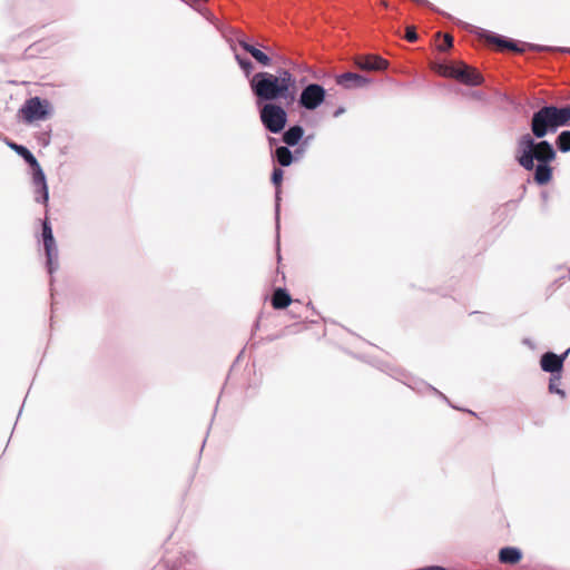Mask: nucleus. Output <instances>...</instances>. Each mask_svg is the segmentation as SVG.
<instances>
[{
    "label": "nucleus",
    "mask_w": 570,
    "mask_h": 570,
    "mask_svg": "<svg viewBox=\"0 0 570 570\" xmlns=\"http://www.w3.org/2000/svg\"><path fill=\"white\" fill-rule=\"evenodd\" d=\"M567 125H570V105L561 108L546 105L532 114L531 132L521 135L517 140L515 159L523 169L534 170L533 179L538 185L551 180L550 163L557 156L552 144L543 138Z\"/></svg>",
    "instance_id": "f257e3e1"
},
{
    "label": "nucleus",
    "mask_w": 570,
    "mask_h": 570,
    "mask_svg": "<svg viewBox=\"0 0 570 570\" xmlns=\"http://www.w3.org/2000/svg\"><path fill=\"white\" fill-rule=\"evenodd\" d=\"M249 85L257 104L284 99L287 105H291L296 100V78L287 69L279 68L275 75L266 71L257 72Z\"/></svg>",
    "instance_id": "f03ea898"
},
{
    "label": "nucleus",
    "mask_w": 570,
    "mask_h": 570,
    "mask_svg": "<svg viewBox=\"0 0 570 570\" xmlns=\"http://www.w3.org/2000/svg\"><path fill=\"white\" fill-rule=\"evenodd\" d=\"M8 146L14 150L32 169V184L35 186V200L37 203L47 204L49 200V189L46 175L33 154L22 145L8 142Z\"/></svg>",
    "instance_id": "7ed1b4c3"
},
{
    "label": "nucleus",
    "mask_w": 570,
    "mask_h": 570,
    "mask_svg": "<svg viewBox=\"0 0 570 570\" xmlns=\"http://www.w3.org/2000/svg\"><path fill=\"white\" fill-rule=\"evenodd\" d=\"M259 118L265 127L272 134H279L286 126V110L274 102H266L259 108Z\"/></svg>",
    "instance_id": "20e7f679"
},
{
    "label": "nucleus",
    "mask_w": 570,
    "mask_h": 570,
    "mask_svg": "<svg viewBox=\"0 0 570 570\" xmlns=\"http://www.w3.org/2000/svg\"><path fill=\"white\" fill-rule=\"evenodd\" d=\"M51 104L47 99L40 97H31L24 101L19 109V114L27 124L45 120L49 117Z\"/></svg>",
    "instance_id": "39448f33"
},
{
    "label": "nucleus",
    "mask_w": 570,
    "mask_h": 570,
    "mask_svg": "<svg viewBox=\"0 0 570 570\" xmlns=\"http://www.w3.org/2000/svg\"><path fill=\"white\" fill-rule=\"evenodd\" d=\"M325 88L318 83L312 82L302 89L296 99L299 107L306 110H315L325 101Z\"/></svg>",
    "instance_id": "423d86ee"
},
{
    "label": "nucleus",
    "mask_w": 570,
    "mask_h": 570,
    "mask_svg": "<svg viewBox=\"0 0 570 570\" xmlns=\"http://www.w3.org/2000/svg\"><path fill=\"white\" fill-rule=\"evenodd\" d=\"M440 72L444 76L453 77L469 86H478L483 82L482 75L466 65H462L461 67L441 66Z\"/></svg>",
    "instance_id": "0eeeda50"
},
{
    "label": "nucleus",
    "mask_w": 570,
    "mask_h": 570,
    "mask_svg": "<svg viewBox=\"0 0 570 570\" xmlns=\"http://www.w3.org/2000/svg\"><path fill=\"white\" fill-rule=\"evenodd\" d=\"M479 37L484 39L487 42L495 45L500 50H510L513 52H523L524 49L521 48L518 42L507 37L493 33L491 31L480 29L478 32Z\"/></svg>",
    "instance_id": "6e6552de"
},
{
    "label": "nucleus",
    "mask_w": 570,
    "mask_h": 570,
    "mask_svg": "<svg viewBox=\"0 0 570 570\" xmlns=\"http://www.w3.org/2000/svg\"><path fill=\"white\" fill-rule=\"evenodd\" d=\"M371 82V78L355 72H344L336 77V83L345 89L364 88L367 87Z\"/></svg>",
    "instance_id": "1a4fd4ad"
},
{
    "label": "nucleus",
    "mask_w": 570,
    "mask_h": 570,
    "mask_svg": "<svg viewBox=\"0 0 570 570\" xmlns=\"http://www.w3.org/2000/svg\"><path fill=\"white\" fill-rule=\"evenodd\" d=\"M355 65L366 71H381L389 67V61L380 56H361L355 60Z\"/></svg>",
    "instance_id": "9d476101"
},
{
    "label": "nucleus",
    "mask_w": 570,
    "mask_h": 570,
    "mask_svg": "<svg viewBox=\"0 0 570 570\" xmlns=\"http://www.w3.org/2000/svg\"><path fill=\"white\" fill-rule=\"evenodd\" d=\"M43 249L46 254V265L48 273L52 275L55 272L59 269V259H58V247L55 238H50V240H42Z\"/></svg>",
    "instance_id": "9b49d317"
},
{
    "label": "nucleus",
    "mask_w": 570,
    "mask_h": 570,
    "mask_svg": "<svg viewBox=\"0 0 570 570\" xmlns=\"http://www.w3.org/2000/svg\"><path fill=\"white\" fill-rule=\"evenodd\" d=\"M540 366L542 371L551 373L552 376L556 373L560 375V372L563 367V357H560L553 352H547L541 356Z\"/></svg>",
    "instance_id": "f8f14e48"
},
{
    "label": "nucleus",
    "mask_w": 570,
    "mask_h": 570,
    "mask_svg": "<svg viewBox=\"0 0 570 570\" xmlns=\"http://www.w3.org/2000/svg\"><path fill=\"white\" fill-rule=\"evenodd\" d=\"M239 46L248 52L259 65L263 67L271 66L272 59L271 57L265 53L264 51L259 50L255 46L248 43L245 40H239Z\"/></svg>",
    "instance_id": "ddd939ff"
},
{
    "label": "nucleus",
    "mask_w": 570,
    "mask_h": 570,
    "mask_svg": "<svg viewBox=\"0 0 570 570\" xmlns=\"http://www.w3.org/2000/svg\"><path fill=\"white\" fill-rule=\"evenodd\" d=\"M304 136V129L301 125L288 127L282 136V140L291 147L296 146Z\"/></svg>",
    "instance_id": "4468645a"
},
{
    "label": "nucleus",
    "mask_w": 570,
    "mask_h": 570,
    "mask_svg": "<svg viewBox=\"0 0 570 570\" xmlns=\"http://www.w3.org/2000/svg\"><path fill=\"white\" fill-rule=\"evenodd\" d=\"M522 558V552L515 547H504L499 551V560L505 564H515Z\"/></svg>",
    "instance_id": "2eb2a0df"
},
{
    "label": "nucleus",
    "mask_w": 570,
    "mask_h": 570,
    "mask_svg": "<svg viewBox=\"0 0 570 570\" xmlns=\"http://www.w3.org/2000/svg\"><path fill=\"white\" fill-rule=\"evenodd\" d=\"M289 146H278L273 153V159L282 167L289 166L294 160V154L288 148Z\"/></svg>",
    "instance_id": "dca6fc26"
},
{
    "label": "nucleus",
    "mask_w": 570,
    "mask_h": 570,
    "mask_svg": "<svg viewBox=\"0 0 570 570\" xmlns=\"http://www.w3.org/2000/svg\"><path fill=\"white\" fill-rule=\"evenodd\" d=\"M292 303L291 295L285 288L278 287L272 295V305L275 309H283Z\"/></svg>",
    "instance_id": "f3484780"
},
{
    "label": "nucleus",
    "mask_w": 570,
    "mask_h": 570,
    "mask_svg": "<svg viewBox=\"0 0 570 570\" xmlns=\"http://www.w3.org/2000/svg\"><path fill=\"white\" fill-rule=\"evenodd\" d=\"M556 146L561 153L570 151V130H563L557 136Z\"/></svg>",
    "instance_id": "a211bd4d"
},
{
    "label": "nucleus",
    "mask_w": 570,
    "mask_h": 570,
    "mask_svg": "<svg viewBox=\"0 0 570 570\" xmlns=\"http://www.w3.org/2000/svg\"><path fill=\"white\" fill-rule=\"evenodd\" d=\"M560 380V375H553L549 381V391L550 393L559 394L561 397L566 396V392L561 389H559L557 381Z\"/></svg>",
    "instance_id": "6ab92c4d"
},
{
    "label": "nucleus",
    "mask_w": 570,
    "mask_h": 570,
    "mask_svg": "<svg viewBox=\"0 0 570 570\" xmlns=\"http://www.w3.org/2000/svg\"><path fill=\"white\" fill-rule=\"evenodd\" d=\"M41 227H42L41 228L42 229L41 230L42 240H45V239L50 240V238H55L53 233H52V227L47 218L42 222Z\"/></svg>",
    "instance_id": "aec40b11"
},
{
    "label": "nucleus",
    "mask_w": 570,
    "mask_h": 570,
    "mask_svg": "<svg viewBox=\"0 0 570 570\" xmlns=\"http://www.w3.org/2000/svg\"><path fill=\"white\" fill-rule=\"evenodd\" d=\"M284 173L281 168L275 167L272 173V183L278 188L283 181Z\"/></svg>",
    "instance_id": "412c9836"
},
{
    "label": "nucleus",
    "mask_w": 570,
    "mask_h": 570,
    "mask_svg": "<svg viewBox=\"0 0 570 570\" xmlns=\"http://www.w3.org/2000/svg\"><path fill=\"white\" fill-rule=\"evenodd\" d=\"M453 46V37L451 35H444L443 36V43L439 45V50H448Z\"/></svg>",
    "instance_id": "4be33fe9"
},
{
    "label": "nucleus",
    "mask_w": 570,
    "mask_h": 570,
    "mask_svg": "<svg viewBox=\"0 0 570 570\" xmlns=\"http://www.w3.org/2000/svg\"><path fill=\"white\" fill-rule=\"evenodd\" d=\"M405 38L407 41L410 42H414L417 40V33L415 31V28L412 27V26H409L406 27V30H405Z\"/></svg>",
    "instance_id": "5701e85b"
},
{
    "label": "nucleus",
    "mask_w": 570,
    "mask_h": 570,
    "mask_svg": "<svg viewBox=\"0 0 570 570\" xmlns=\"http://www.w3.org/2000/svg\"><path fill=\"white\" fill-rule=\"evenodd\" d=\"M239 67L243 69V71L245 72L246 76H249L254 69L252 61L248 59H245L244 61H242Z\"/></svg>",
    "instance_id": "b1692460"
},
{
    "label": "nucleus",
    "mask_w": 570,
    "mask_h": 570,
    "mask_svg": "<svg viewBox=\"0 0 570 570\" xmlns=\"http://www.w3.org/2000/svg\"><path fill=\"white\" fill-rule=\"evenodd\" d=\"M279 200H281L279 190H277L276 191V208H275V212H276V229H277V232L279 230Z\"/></svg>",
    "instance_id": "393cba45"
},
{
    "label": "nucleus",
    "mask_w": 570,
    "mask_h": 570,
    "mask_svg": "<svg viewBox=\"0 0 570 570\" xmlns=\"http://www.w3.org/2000/svg\"><path fill=\"white\" fill-rule=\"evenodd\" d=\"M426 389H429V390L433 391V392H434L435 394H438L440 397H442L443 400H445L446 402H449V401H448V397H446L443 393H441L440 391H438L435 387H433V386H431V385H426Z\"/></svg>",
    "instance_id": "a878e982"
},
{
    "label": "nucleus",
    "mask_w": 570,
    "mask_h": 570,
    "mask_svg": "<svg viewBox=\"0 0 570 570\" xmlns=\"http://www.w3.org/2000/svg\"><path fill=\"white\" fill-rule=\"evenodd\" d=\"M344 112H345V108H344V107H338V108L334 111L333 116H334L335 118H337V117H340L341 115H343Z\"/></svg>",
    "instance_id": "bb28decb"
},
{
    "label": "nucleus",
    "mask_w": 570,
    "mask_h": 570,
    "mask_svg": "<svg viewBox=\"0 0 570 570\" xmlns=\"http://www.w3.org/2000/svg\"><path fill=\"white\" fill-rule=\"evenodd\" d=\"M529 48H531L532 50H535V51H542L546 49V47L543 46H539V45H527Z\"/></svg>",
    "instance_id": "cd10ccee"
},
{
    "label": "nucleus",
    "mask_w": 570,
    "mask_h": 570,
    "mask_svg": "<svg viewBox=\"0 0 570 570\" xmlns=\"http://www.w3.org/2000/svg\"><path fill=\"white\" fill-rule=\"evenodd\" d=\"M413 2L417 3V4H424V6H428V7H432V4L426 1V0H412Z\"/></svg>",
    "instance_id": "c85d7f7f"
},
{
    "label": "nucleus",
    "mask_w": 570,
    "mask_h": 570,
    "mask_svg": "<svg viewBox=\"0 0 570 570\" xmlns=\"http://www.w3.org/2000/svg\"><path fill=\"white\" fill-rule=\"evenodd\" d=\"M293 154H294L295 159L297 160V159H299L302 157L303 150L302 149H296Z\"/></svg>",
    "instance_id": "c756f323"
},
{
    "label": "nucleus",
    "mask_w": 570,
    "mask_h": 570,
    "mask_svg": "<svg viewBox=\"0 0 570 570\" xmlns=\"http://www.w3.org/2000/svg\"><path fill=\"white\" fill-rule=\"evenodd\" d=\"M235 59L240 65L242 61H244L246 58L240 57L238 53H235Z\"/></svg>",
    "instance_id": "7c9ffc66"
},
{
    "label": "nucleus",
    "mask_w": 570,
    "mask_h": 570,
    "mask_svg": "<svg viewBox=\"0 0 570 570\" xmlns=\"http://www.w3.org/2000/svg\"><path fill=\"white\" fill-rule=\"evenodd\" d=\"M569 353H570V348H568L563 354H561L559 356L563 357V361H564Z\"/></svg>",
    "instance_id": "2f4dec72"
},
{
    "label": "nucleus",
    "mask_w": 570,
    "mask_h": 570,
    "mask_svg": "<svg viewBox=\"0 0 570 570\" xmlns=\"http://www.w3.org/2000/svg\"><path fill=\"white\" fill-rule=\"evenodd\" d=\"M276 141L275 138H269V144L273 145Z\"/></svg>",
    "instance_id": "473e14b6"
},
{
    "label": "nucleus",
    "mask_w": 570,
    "mask_h": 570,
    "mask_svg": "<svg viewBox=\"0 0 570 570\" xmlns=\"http://www.w3.org/2000/svg\"><path fill=\"white\" fill-rule=\"evenodd\" d=\"M524 344L531 345V342L527 338L523 341Z\"/></svg>",
    "instance_id": "72a5a7b5"
},
{
    "label": "nucleus",
    "mask_w": 570,
    "mask_h": 570,
    "mask_svg": "<svg viewBox=\"0 0 570 570\" xmlns=\"http://www.w3.org/2000/svg\"><path fill=\"white\" fill-rule=\"evenodd\" d=\"M563 51L570 52V48L563 49Z\"/></svg>",
    "instance_id": "f704fd0d"
}]
</instances>
